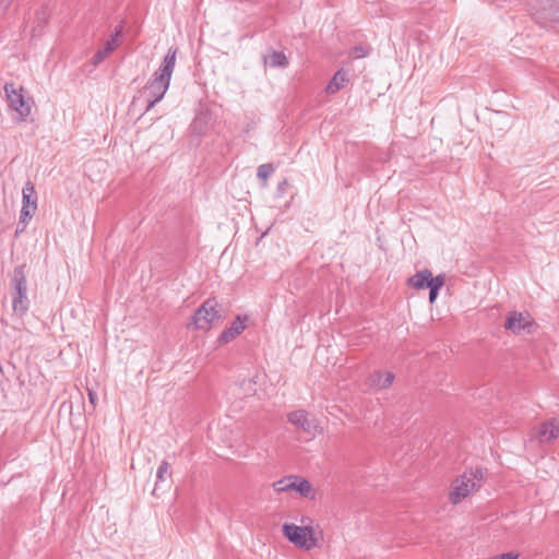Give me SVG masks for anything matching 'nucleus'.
<instances>
[{"mask_svg":"<svg viewBox=\"0 0 559 559\" xmlns=\"http://www.w3.org/2000/svg\"><path fill=\"white\" fill-rule=\"evenodd\" d=\"M48 21V12L46 9H41L36 12L35 21L36 27L41 28Z\"/></svg>","mask_w":559,"mask_h":559,"instance_id":"obj_22","label":"nucleus"},{"mask_svg":"<svg viewBox=\"0 0 559 559\" xmlns=\"http://www.w3.org/2000/svg\"><path fill=\"white\" fill-rule=\"evenodd\" d=\"M88 399H90V402L95 405V401H96V394L93 392V391H88Z\"/></svg>","mask_w":559,"mask_h":559,"instance_id":"obj_24","label":"nucleus"},{"mask_svg":"<svg viewBox=\"0 0 559 559\" xmlns=\"http://www.w3.org/2000/svg\"><path fill=\"white\" fill-rule=\"evenodd\" d=\"M264 64L272 68H284L288 64V60L284 52L272 51L270 55L264 56Z\"/></svg>","mask_w":559,"mask_h":559,"instance_id":"obj_19","label":"nucleus"},{"mask_svg":"<svg viewBox=\"0 0 559 559\" xmlns=\"http://www.w3.org/2000/svg\"><path fill=\"white\" fill-rule=\"evenodd\" d=\"M484 478L481 469L466 472L462 476L457 477L452 483L450 491V501L454 504L461 502L471 492L476 490L480 486V481Z\"/></svg>","mask_w":559,"mask_h":559,"instance_id":"obj_3","label":"nucleus"},{"mask_svg":"<svg viewBox=\"0 0 559 559\" xmlns=\"http://www.w3.org/2000/svg\"><path fill=\"white\" fill-rule=\"evenodd\" d=\"M433 278L431 271L425 269L413 275L408 283L415 288L423 289L428 288L433 283Z\"/></svg>","mask_w":559,"mask_h":559,"instance_id":"obj_16","label":"nucleus"},{"mask_svg":"<svg viewBox=\"0 0 559 559\" xmlns=\"http://www.w3.org/2000/svg\"><path fill=\"white\" fill-rule=\"evenodd\" d=\"M241 385L247 386L246 392H245L246 394H251L255 391L254 383L251 380H243Z\"/></svg>","mask_w":559,"mask_h":559,"instance_id":"obj_23","label":"nucleus"},{"mask_svg":"<svg viewBox=\"0 0 559 559\" xmlns=\"http://www.w3.org/2000/svg\"><path fill=\"white\" fill-rule=\"evenodd\" d=\"M13 0H0L1 5H3L4 9L9 8V5L12 3Z\"/></svg>","mask_w":559,"mask_h":559,"instance_id":"obj_25","label":"nucleus"},{"mask_svg":"<svg viewBox=\"0 0 559 559\" xmlns=\"http://www.w3.org/2000/svg\"><path fill=\"white\" fill-rule=\"evenodd\" d=\"M356 51H357V52H359V53L357 55V57H361V56H365V55H366V51H364L361 48H360V49L356 48Z\"/></svg>","mask_w":559,"mask_h":559,"instance_id":"obj_26","label":"nucleus"},{"mask_svg":"<svg viewBox=\"0 0 559 559\" xmlns=\"http://www.w3.org/2000/svg\"><path fill=\"white\" fill-rule=\"evenodd\" d=\"M171 477L170 464L167 461H163L156 472V484L153 490V495H156L159 489V485L166 483Z\"/></svg>","mask_w":559,"mask_h":559,"instance_id":"obj_18","label":"nucleus"},{"mask_svg":"<svg viewBox=\"0 0 559 559\" xmlns=\"http://www.w3.org/2000/svg\"><path fill=\"white\" fill-rule=\"evenodd\" d=\"M443 285H444V276L437 275L433 278V283L428 287L430 289V292H429L430 304L435 302V300L437 299L438 293Z\"/></svg>","mask_w":559,"mask_h":559,"instance_id":"obj_20","label":"nucleus"},{"mask_svg":"<svg viewBox=\"0 0 559 559\" xmlns=\"http://www.w3.org/2000/svg\"><path fill=\"white\" fill-rule=\"evenodd\" d=\"M394 374L390 371L382 373L381 371L372 372L367 380L370 388L385 389L392 384Z\"/></svg>","mask_w":559,"mask_h":559,"instance_id":"obj_15","label":"nucleus"},{"mask_svg":"<svg viewBox=\"0 0 559 559\" xmlns=\"http://www.w3.org/2000/svg\"><path fill=\"white\" fill-rule=\"evenodd\" d=\"M176 58L177 48L170 47L158 70L154 72L152 79L144 86L143 94L147 100L146 110L153 108L166 94L176 66Z\"/></svg>","mask_w":559,"mask_h":559,"instance_id":"obj_1","label":"nucleus"},{"mask_svg":"<svg viewBox=\"0 0 559 559\" xmlns=\"http://www.w3.org/2000/svg\"><path fill=\"white\" fill-rule=\"evenodd\" d=\"M247 317L237 316L231 325L224 330L218 337L221 344H227L246 329Z\"/></svg>","mask_w":559,"mask_h":559,"instance_id":"obj_14","label":"nucleus"},{"mask_svg":"<svg viewBox=\"0 0 559 559\" xmlns=\"http://www.w3.org/2000/svg\"><path fill=\"white\" fill-rule=\"evenodd\" d=\"M533 16L539 24L556 20L559 0H530Z\"/></svg>","mask_w":559,"mask_h":559,"instance_id":"obj_8","label":"nucleus"},{"mask_svg":"<svg viewBox=\"0 0 559 559\" xmlns=\"http://www.w3.org/2000/svg\"><path fill=\"white\" fill-rule=\"evenodd\" d=\"M348 82L347 73L343 70H338L326 86L328 94H335L343 88Z\"/></svg>","mask_w":559,"mask_h":559,"instance_id":"obj_17","label":"nucleus"},{"mask_svg":"<svg viewBox=\"0 0 559 559\" xmlns=\"http://www.w3.org/2000/svg\"><path fill=\"white\" fill-rule=\"evenodd\" d=\"M273 173L274 167L272 164H262L258 167L257 176L265 183Z\"/></svg>","mask_w":559,"mask_h":559,"instance_id":"obj_21","label":"nucleus"},{"mask_svg":"<svg viewBox=\"0 0 559 559\" xmlns=\"http://www.w3.org/2000/svg\"><path fill=\"white\" fill-rule=\"evenodd\" d=\"M122 33V27H116L115 34L105 43V46L99 49L93 57V63L99 64L111 51L119 46V36Z\"/></svg>","mask_w":559,"mask_h":559,"instance_id":"obj_13","label":"nucleus"},{"mask_svg":"<svg viewBox=\"0 0 559 559\" xmlns=\"http://www.w3.org/2000/svg\"><path fill=\"white\" fill-rule=\"evenodd\" d=\"M531 324L532 321L530 314L512 311L509 313L504 322V328L514 334H520L526 330L530 332Z\"/></svg>","mask_w":559,"mask_h":559,"instance_id":"obj_11","label":"nucleus"},{"mask_svg":"<svg viewBox=\"0 0 559 559\" xmlns=\"http://www.w3.org/2000/svg\"><path fill=\"white\" fill-rule=\"evenodd\" d=\"M283 535L295 546L310 550L318 545L314 531L311 526H298L290 523L283 525Z\"/></svg>","mask_w":559,"mask_h":559,"instance_id":"obj_4","label":"nucleus"},{"mask_svg":"<svg viewBox=\"0 0 559 559\" xmlns=\"http://www.w3.org/2000/svg\"><path fill=\"white\" fill-rule=\"evenodd\" d=\"M23 206L21 210L20 221L25 222L27 217H31L37 209L36 191L35 187L31 181H27L22 190Z\"/></svg>","mask_w":559,"mask_h":559,"instance_id":"obj_10","label":"nucleus"},{"mask_svg":"<svg viewBox=\"0 0 559 559\" xmlns=\"http://www.w3.org/2000/svg\"><path fill=\"white\" fill-rule=\"evenodd\" d=\"M4 92L10 108L19 115L21 120H24L31 115L32 102L29 98H25L24 88L22 86L16 87L13 83H7L4 85Z\"/></svg>","mask_w":559,"mask_h":559,"instance_id":"obj_7","label":"nucleus"},{"mask_svg":"<svg viewBox=\"0 0 559 559\" xmlns=\"http://www.w3.org/2000/svg\"><path fill=\"white\" fill-rule=\"evenodd\" d=\"M218 302L215 298L205 300L193 314V325L198 330H209L211 326L222 319L217 309Z\"/></svg>","mask_w":559,"mask_h":559,"instance_id":"obj_5","label":"nucleus"},{"mask_svg":"<svg viewBox=\"0 0 559 559\" xmlns=\"http://www.w3.org/2000/svg\"><path fill=\"white\" fill-rule=\"evenodd\" d=\"M273 488L277 492L295 490L304 498H316L314 489L311 483L296 475L283 477L273 484Z\"/></svg>","mask_w":559,"mask_h":559,"instance_id":"obj_6","label":"nucleus"},{"mask_svg":"<svg viewBox=\"0 0 559 559\" xmlns=\"http://www.w3.org/2000/svg\"><path fill=\"white\" fill-rule=\"evenodd\" d=\"M539 443L550 442L559 438V421L555 418L540 424L536 432Z\"/></svg>","mask_w":559,"mask_h":559,"instance_id":"obj_12","label":"nucleus"},{"mask_svg":"<svg viewBox=\"0 0 559 559\" xmlns=\"http://www.w3.org/2000/svg\"><path fill=\"white\" fill-rule=\"evenodd\" d=\"M287 417L292 425L309 435H314L318 431L319 425L317 419L305 411L292 412Z\"/></svg>","mask_w":559,"mask_h":559,"instance_id":"obj_9","label":"nucleus"},{"mask_svg":"<svg viewBox=\"0 0 559 559\" xmlns=\"http://www.w3.org/2000/svg\"><path fill=\"white\" fill-rule=\"evenodd\" d=\"M10 288L12 310L16 316L23 317L29 308L25 264H21L14 267L11 275Z\"/></svg>","mask_w":559,"mask_h":559,"instance_id":"obj_2","label":"nucleus"}]
</instances>
